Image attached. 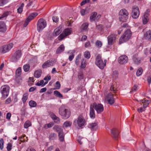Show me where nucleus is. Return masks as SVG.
<instances>
[{
    "label": "nucleus",
    "instance_id": "nucleus-7",
    "mask_svg": "<svg viewBox=\"0 0 151 151\" xmlns=\"http://www.w3.org/2000/svg\"><path fill=\"white\" fill-rule=\"evenodd\" d=\"M140 13L139 8L138 7L134 6L132 7V17L133 19H137L140 15Z\"/></svg>",
    "mask_w": 151,
    "mask_h": 151
},
{
    "label": "nucleus",
    "instance_id": "nucleus-58",
    "mask_svg": "<svg viewBox=\"0 0 151 151\" xmlns=\"http://www.w3.org/2000/svg\"><path fill=\"white\" fill-rule=\"evenodd\" d=\"M91 46V43L89 41H88L86 42L85 44V47L86 48L90 47Z\"/></svg>",
    "mask_w": 151,
    "mask_h": 151
},
{
    "label": "nucleus",
    "instance_id": "nucleus-11",
    "mask_svg": "<svg viewBox=\"0 0 151 151\" xmlns=\"http://www.w3.org/2000/svg\"><path fill=\"white\" fill-rule=\"evenodd\" d=\"M150 12V9H147L145 12L144 15L142 17V23L144 24H146L149 20Z\"/></svg>",
    "mask_w": 151,
    "mask_h": 151
},
{
    "label": "nucleus",
    "instance_id": "nucleus-23",
    "mask_svg": "<svg viewBox=\"0 0 151 151\" xmlns=\"http://www.w3.org/2000/svg\"><path fill=\"white\" fill-rule=\"evenodd\" d=\"M53 65V63L51 61L47 60L42 65V68H46Z\"/></svg>",
    "mask_w": 151,
    "mask_h": 151
},
{
    "label": "nucleus",
    "instance_id": "nucleus-42",
    "mask_svg": "<svg viewBox=\"0 0 151 151\" xmlns=\"http://www.w3.org/2000/svg\"><path fill=\"white\" fill-rule=\"evenodd\" d=\"M30 65L29 64H26L24 65L23 68L24 71L26 72L28 71L29 69Z\"/></svg>",
    "mask_w": 151,
    "mask_h": 151
},
{
    "label": "nucleus",
    "instance_id": "nucleus-10",
    "mask_svg": "<svg viewBox=\"0 0 151 151\" xmlns=\"http://www.w3.org/2000/svg\"><path fill=\"white\" fill-rule=\"evenodd\" d=\"M38 15L37 13L34 12L31 14L27 17L24 24V26L26 27L32 20Z\"/></svg>",
    "mask_w": 151,
    "mask_h": 151
},
{
    "label": "nucleus",
    "instance_id": "nucleus-49",
    "mask_svg": "<svg viewBox=\"0 0 151 151\" xmlns=\"http://www.w3.org/2000/svg\"><path fill=\"white\" fill-rule=\"evenodd\" d=\"M61 85L59 81H57L55 83V88L56 89H59Z\"/></svg>",
    "mask_w": 151,
    "mask_h": 151
},
{
    "label": "nucleus",
    "instance_id": "nucleus-31",
    "mask_svg": "<svg viewBox=\"0 0 151 151\" xmlns=\"http://www.w3.org/2000/svg\"><path fill=\"white\" fill-rule=\"evenodd\" d=\"M97 15V13L96 12H93L91 14L90 19L91 22L95 20Z\"/></svg>",
    "mask_w": 151,
    "mask_h": 151
},
{
    "label": "nucleus",
    "instance_id": "nucleus-8",
    "mask_svg": "<svg viewBox=\"0 0 151 151\" xmlns=\"http://www.w3.org/2000/svg\"><path fill=\"white\" fill-rule=\"evenodd\" d=\"M72 30L69 28L65 29L63 32L58 37V39L59 40H62L65 37L70 35Z\"/></svg>",
    "mask_w": 151,
    "mask_h": 151
},
{
    "label": "nucleus",
    "instance_id": "nucleus-28",
    "mask_svg": "<svg viewBox=\"0 0 151 151\" xmlns=\"http://www.w3.org/2000/svg\"><path fill=\"white\" fill-rule=\"evenodd\" d=\"M65 49V47L63 44L61 45L57 49L56 51L57 54H59L63 51Z\"/></svg>",
    "mask_w": 151,
    "mask_h": 151
},
{
    "label": "nucleus",
    "instance_id": "nucleus-21",
    "mask_svg": "<svg viewBox=\"0 0 151 151\" xmlns=\"http://www.w3.org/2000/svg\"><path fill=\"white\" fill-rule=\"evenodd\" d=\"M88 127L92 131L96 130L98 128V126L97 123H93L89 124Z\"/></svg>",
    "mask_w": 151,
    "mask_h": 151
},
{
    "label": "nucleus",
    "instance_id": "nucleus-35",
    "mask_svg": "<svg viewBox=\"0 0 151 151\" xmlns=\"http://www.w3.org/2000/svg\"><path fill=\"white\" fill-rule=\"evenodd\" d=\"M61 32V29L60 27L57 28L54 30V32L56 36L58 35Z\"/></svg>",
    "mask_w": 151,
    "mask_h": 151
},
{
    "label": "nucleus",
    "instance_id": "nucleus-61",
    "mask_svg": "<svg viewBox=\"0 0 151 151\" xmlns=\"http://www.w3.org/2000/svg\"><path fill=\"white\" fill-rule=\"evenodd\" d=\"M145 108H142V107L139 108L137 109V111L139 112H142L144 111L145 110Z\"/></svg>",
    "mask_w": 151,
    "mask_h": 151
},
{
    "label": "nucleus",
    "instance_id": "nucleus-5",
    "mask_svg": "<svg viewBox=\"0 0 151 151\" xmlns=\"http://www.w3.org/2000/svg\"><path fill=\"white\" fill-rule=\"evenodd\" d=\"M9 90V87L8 86L4 85L1 86V92L3 98H5L8 96Z\"/></svg>",
    "mask_w": 151,
    "mask_h": 151
},
{
    "label": "nucleus",
    "instance_id": "nucleus-22",
    "mask_svg": "<svg viewBox=\"0 0 151 151\" xmlns=\"http://www.w3.org/2000/svg\"><path fill=\"white\" fill-rule=\"evenodd\" d=\"M6 27L5 23L3 22H0V32H4L6 31Z\"/></svg>",
    "mask_w": 151,
    "mask_h": 151
},
{
    "label": "nucleus",
    "instance_id": "nucleus-53",
    "mask_svg": "<svg viewBox=\"0 0 151 151\" xmlns=\"http://www.w3.org/2000/svg\"><path fill=\"white\" fill-rule=\"evenodd\" d=\"M138 86L137 85H134L133 87L132 88L131 90L130 91V93H131L133 92H135L137 91V89Z\"/></svg>",
    "mask_w": 151,
    "mask_h": 151
},
{
    "label": "nucleus",
    "instance_id": "nucleus-62",
    "mask_svg": "<svg viewBox=\"0 0 151 151\" xmlns=\"http://www.w3.org/2000/svg\"><path fill=\"white\" fill-rule=\"evenodd\" d=\"M74 57V55L73 54H71L69 57V60L70 61H71Z\"/></svg>",
    "mask_w": 151,
    "mask_h": 151
},
{
    "label": "nucleus",
    "instance_id": "nucleus-13",
    "mask_svg": "<svg viewBox=\"0 0 151 151\" xmlns=\"http://www.w3.org/2000/svg\"><path fill=\"white\" fill-rule=\"evenodd\" d=\"M114 95L112 94L111 93H110L106 97V100L107 101L108 103L111 105L113 104L114 102Z\"/></svg>",
    "mask_w": 151,
    "mask_h": 151
},
{
    "label": "nucleus",
    "instance_id": "nucleus-46",
    "mask_svg": "<svg viewBox=\"0 0 151 151\" xmlns=\"http://www.w3.org/2000/svg\"><path fill=\"white\" fill-rule=\"evenodd\" d=\"M8 1V0H0V6H3Z\"/></svg>",
    "mask_w": 151,
    "mask_h": 151
},
{
    "label": "nucleus",
    "instance_id": "nucleus-15",
    "mask_svg": "<svg viewBox=\"0 0 151 151\" xmlns=\"http://www.w3.org/2000/svg\"><path fill=\"white\" fill-rule=\"evenodd\" d=\"M119 132L118 130L115 128H114L111 130V133L113 137L116 140H117L119 137Z\"/></svg>",
    "mask_w": 151,
    "mask_h": 151
},
{
    "label": "nucleus",
    "instance_id": "nucleus-32",
    "mask_svg": "<svg viewBox=\"0 0 151 151\" xmlns=\"http://www.w3.org/2000/svg\"><path fill=\"white\" fill-rule=\"evenodd\" d=\"M128 16H119V20L121 22H126L128 19Z\"/></svg>",
    "mask_w": 151,
    "mask_h": 151
},
{
    "label": "nucleus",
    "instance_id": "nucleus-50",
    "mask_svg": "<svg viewBox=\"0 0 151 151\" xmlns=\"http://www.w3.org/2000/svg\"><path fill=\"white\" fill-rule=\"evenodd\" d=\"M12 144L10 143H8L7 145V146L6 147L7 150L8 151H9L11 150L12 148Z\"/></svg>",
    "mask_w": 151,
    "mask_h": 151
},
{
    "label": "nucleus",
    "instance_id": "nucleus-18",
    "mask_svg": "<svg viewBox=\"0 0 151 151\" xmlns=\"http://www.w3.org/2000/svg\"><path fill=\"white\" fill-rule=\"evenodd\" d=\"M107 39L109 45H111L115 39V35H111L108 37Z\"/></svg>",
    "mask_w": 151,
    "mask_h": 151
},
{
    "label": "nucleus",
    "instance_id": "nucleus-51",
    "mask_svg": "<svg viewBox=\"0 0 151 151\" xmlns=\"http://www.w3.org/2000/svg\"><path fill=\"white\" fill-rule=\"evenodd\" d=\"M22 72L21 68L20 67L18 68L16 71V73L18 76H19Z\"/></svg>",
    "mask_w": 151,
    "mask_h": 151
},
{
    "label": "nucleus",
    "instance_id": "nucleus-55",
    "mask_svg": "<svg viewBox=\"0 0 151 151\" xmlns=\"http://www.w3.org/2000/svg\"><path fill=\"white\" fill-rule=\"evenodd\" d=\"M4 141L2 139L0 140V148L1 150H2L3 148Z\"/></svg>",
    "mask_w": 151,
    "mask_h": 151
},
{
    "label": "nucleus",
    "instance_id": "nucleus-9",
    "mask_svg": "<svg viewBox=\"0 0 151 151\" xmlns=\"http://www.w3.org/2000/svg\"><path fill=\"white\" fill-rule=\"evenodd\" d=\"M91 105L98 114H101L104 111L103 106L101 104H97L96 103L94 102Z\"/></svg>",
    "mask_w": 151,
    "mask_h": 151
},
{
    "label": "nucleus",
    "instance_id": "nucleus-64",
    "mask_svg": "<svg viewBox=\"0 0 151 151\" xmlns=\"http://www.w3.org/2000/svg\"><path fill=\"white\" fill-rule=\"evenodd\" d=\"M147 81L148 84L150 85L151 82V76H149L148 77Z\"/></svg>",
    "mask_w": 151,
    "mask_h": 151
},
{
    "label": "nucleus",
    "instance_id": "nucleus-43",
    "mask_svg": "<svg viewBox=\"0 0 151 151\" xmlns=\"http://www.w3.org/2000/svg\"><path fill=\"white\" fill-rule=\"evenodd\" d=\"M71 124L72 123L71 122L67 121L64 123L63 124V127H67L70 126L71 125Z\"/></svg>",
    "mask_w": 151,
    "mask_h": 151
},
{
    "label": "nucleus",
    "instance_id": "nucleus-39",
    "mask_svg": "<svg viewBox=\"0 0 151 151\" xmlns=\"http://www.w3.org/2000/svg\"><path fill=\"white\" fill-rule=\"evenodd\" d=\"M31 125V122L29 121H27L25 122L24 124V127L25 128H27Z\"/></svg>",
    "mask_w": 151,
    "mask_h": 151
},
{
    "label": "nucleus",
    "instance_id": "nucleus-12",
    "mask_svg": "<svg viewBox=\"0 0 151 151\" xmlns=\"http://www.w3.org/2000/svg\"><path fill=\"white\" fill-rule=\"evenodd\" d=\"M13 46V44L12 43H10L7 45L3 46L1 48L2 52L3 53H4L8 52L11 49Z\"/></svg>",
    "mask_w": 151,
    "mask_h": 151
},
{
    "label": "nucleus",
    "instance_id": "nucleus-40",
    "mask_svg": "<svg viewBox=\"0 0 151 151\" xmlns=\"http://www.w3.org/2000/svg\"><path fill=\"white\" fill-rule=\"evenodd\" d=\"M29 105L31 107H35L37 106V103L35 101L31 100L29 101Z\"/></svg>",
    "mask_w": 151,
    "mask_h": 151
},
{
    "label": "nucleus",
    "instance_id": "nucleus-4",
    "mask_svg": "<svg viewBox=\"0 0 151 151\" xmlns=\"http://www.w3.org/2000/svg\"><path fill=\"white\" fill-rule=\"evenodd\" d=\"M47 25L46 21L43 19H40L37 22V29L39 32L42 31Z\"/></svg>",
    "mask_w": 151,
    "mask_h": 151
},
{
    "label": "nucleus",
    "instance_id": "nucleus-27",
    "mask_svg": "<svg viewBox=\"0 0 151 151\" xmlns=\"http://www.w3.org/2000/svg\"><path fill=\"white\" fill-rule=\"evenodd\" d=\"M144 37L146 39L151 40V31L149 30L147 31L144 34Z\"/></svg>",
    "mask_w": 151,
    "mask_h": 151
},
{
    "label": "nucleus",
    "instance_id": "nucleus-1",
    "mask_svg": "<svg viewBox=\"0 0 151 151\" xmlns=\"http://www.w3.org/2000/svg\"><path fill=\"white\" fill-rule=\"evenodd\" d=\"M59 114L62 118L66 119L70 117L71 112L68 109H66L64 105H62L59 108Z\"/></svg>",
    "mask_w": 151,
    "mask_h": 151
},
{
    "label": "nucleus",
    "instance_id": "nucleus-29",
    "mask_svg": "<svg viewBox=\"0 0 151 151\" xmlns=\"http://www.w3.org/2000/svg\"><path fill=\"white\" fill-rule=\"evenodd\" d=\"M54 129L56 131L58 132V134L63 132V130L58 125L55 126L54 127Z\"/></svg>",
    "mask_w": 151,
    "mask_h": 151
},
{
    "label": "nucleus",
    "instance_id": "nucleus-26",
    "mask_svg": "<svg viewBox=\"0 0 151 151\" xmlns=\"http://www.w3.org/2000/svg\"><path fill=\"white\" fill-rule=\"evenodd\" d=\"M89 24L87 22L83 23L81 27V30L82 31H88V28Z\"/></svg>",
    "mask_w": 151,
    "mask_h": 151
},
{
    "label": "nucleus",
    "instance_id": "nucleus-14",
    "mask_svg": "<svg viewBox=\"0 0 151 151\" xmlns=\"http://www.w3.org/2000/svg\"><path fill=\"white\" fill-rule=\"evenodd\" d=\"M128 60V57L125 55L121 56L118 58L119 63L121 64H124L127 63Z\"/></svg>",
    "mask_w": 151,
    "mask_h": 151
},
{
    "label": "nucleus",
    "instance_id": "nucleus-38",
    "mask_svg": "<svg viewBox=\"0 0 151 151\" xmlns=\"http://www.w3.org/2000/svg\"><path fill=\"white\" fill-rule=\"evenodd\" d=\"M24 5V4L23 3L21 4L20 6L17 9V12L18 13L21 14L22 12Z\"/></svg>",
    "mask_w": 151,
    "mask_h": 151
},
{
    "label": "nucleus",
    "instance_id": "nucleus-60",
    "mask_svg": "<svg viewBox=\"0 0 151 151\" xmlns=\"http://www.w3.org/2000/svg\"><path fill=\"white\" fill-rule=\"evenodd\" d=\"M113 75L114 77L115 78L117 77L118 76V72L117 71H114L113 72Z\"/></svg>",
    "mask_w": 151,
    "mask_h": 151
},
{
    "label": "nucleus",
    "instance_id": "nucleus-20",
    "mask_svg": "<svg viewBox=\"0 0 151 151\" xmlns=\"http://www.w3.org/2000/svg\"><path fill=\"white\" fill-rule=\"evenodd\" d=\"M90 117L92 119H94L95 117V114L94 110V109L93 107L91 105L90 108Z\"/></svg>",
    "mask_w": 151,
    "mask_h": 151
},
{
    "label": "nucleus",
    "instance_id": "nucleus-6",
    "mask_svg": "<svg viewBox=\"0 0 151 151\" xmlns=\"http://www.w3.org/2000/svg\"><path fill=\"white\" fill-rule=\"evenodd\" d=\"M22 51L20 50L16 51L11 58V61L16 62L17 61L22 55Z\"/></svg>",
    "mask_w": 151,
    "mask_h": 151
},
{
    "label": "nucleus",
    "instance_id": "nucleus-19",
    "mask_svg": "<svg viewBox=\"0 0 151 151\" xmlns=\"http://www.w3.org/2000/svg\"><path fill=\"white\" fill-rule=\"evenodd\" d=\"M50 116L55 123L59 124L60 122V118L54 114L52 113L50 114Z\"/></svg>",
    "mask_w": 151,
    "mask_h": 151
},
{
    "label": "nucleus",
    "instance_id": "nucleus-45",
    "mask_svg": "<svg viewBox=\"0 0 151 151\" xmlns=\"http://www.w3.org/2000/svg\"><path fill=\"white\" fill-rule=\"evenodd\" d=\"M10 13L11 12L9 11H7L5 12L2 15L1 17H0V19L2 18L6 17L8 15L10 14Z\"/></svg>",
    "mask_w": 151,
    "mask_h": 151
},
{
    "label": "nucleus",
    "instance_id": "nucleus-63",
    "mask_svg": "<svg viewBox=\"0 0 151 151\" xmlns=\"http://www.w3.org/2000/svg\"><path fill=\"white\" fill-rule=\"evenodd\" d=\"M51 76H47L46 77H45L44 79L45 80L48 81L50 80L51 79Z\"/></svg>",
    "mask_w": 151,
    "mask_h": 151
},
{
    "label": "nucleus",
    "instance_id": "nucleus-56",
    "mask_svg": "<svg viewBox=\"0 0 151 151\" xmlns=\"http://www.w3.org/2000/svg\"><path fill=\"white\" fill-rule=\"evenodd\" d=\"M12 101L11 98L10 97L7 99L5 101V104H8L10 103Z\"/></svg>",
    "mask_w": 151,
    "mask_h": 151
},
{
    "label": "nucleus",
    "instance_id": "nucleus-16",
    "mask_svg": "<svg viewBox=\"0 0 151 151\" xmlns=\"http://www.w3.org/2000/svg\"><path fill=\"white\" fill-rule=\"evenodd\" d=\"M85 120L81 116H79L77 119V123L79 127H81L84 126L85 123Z\"/></svg>",
    "mask_w": 151,
    "mask_h": 151
},
{
    "label": "nucleus",
    "instance_id": "nucleus-34",
    "mask_svg": "<svg viewBox=\"0 0 151 151\" xmlns=\"http://www.w3.org/2000/svg\"><path fill=\"white\" fill-rule=\"evenodd\" d=\"M58 137L60 142H63L64 141V134L63 132L58 134Z\"/></svg>",
    "mask_w": 151,
    "mask_h": 151
},
{
    "label": "nucleus",
    "instance_id": "nucleus-48",
    "mask_svg": "<svg viewBox=\"0 0 151 151\" xmlns=\"http://www.w3.org/2000/svg\"><path fill=\"white\" fill-rule=\"evenodd\" d=\"M103 26L101 24H99L96 26V29L101 31L103 29Z\"/></svg>",
    "mask_w": 151,
    "mask_h": 151
},
{
    "label": "nucleus",
    "instance_id": "nucleus-52",
    "mask_svg": "<svg viewBox=\"0 0 151 151\" xmlns=\"http://www.w3.org/2000/svg\"><path fill=\"white\" fill-rule=\"evenodd\" d=\"M27 95L24 94L23 95V97L22 98V101L23 103L24 104L25 103L27 99Z\"/></svg>",
    "mask_w": 151,
    "mask_h": 151
},
{
    "label": "nucleus",
    "instance_id": "nucleus-41",
    "mask_svg": "<svg viewBox=\"0 0 151 151\" xmlns=\"http://www.w3.org/2000/svg\"><path fill=\"white\" fill-rule=\"evenodd\" d=\"M143 72V69L141 68H139L136 72L137 76H139L141 75Z\"/></svg>",
    "mask_w": 151,
    "mask_h": 151
},
{
    "label": "nucleus",
    "instance_id": "nucleus-25",
    "mask_svg": "<svg viewBox=\"0 0 151 151\" xmlns=\"http://www.w3.org/2000/svg\"><path fill=\"white\" fill-rule=\"evenodd\" d=\"M140 101L141 102L143 103V108H146L150 103L148 100H146L145 99L141 100Z\"/></svg>",
    "mask_w": 151,
    "mask_h": 151
},
{
    "label": "nucleus",
    "instance_id": "nucleus-59",
    "mask_svg": "<svg viewBox=\"0 0 151 151\" xmlns=\"http://www.w3.org/2000/svg\"><path fill=\"white\" fill-rule=\"evenodd\" d=\"M11 116V114L10 113L8 112V113L6 116V119L8 120H9L10 119V118Z\"/></svg>",
    "mask_w": 151,
    "mask_h": 151
},
{
    "label": "nucleus",
    "instance_id": "nucleus-47",
    "mask_svg": "<svg viewBox=\"0 0 151 151\" xmlns=\"http://www.w3.org/2000/svg\"><path fill=\"white\" fill-rule=\"evenodd\" d=\"M95 44L98 47H101L102 45L101 42L98 40H97L96 41Z\"/></svg>",
    "mask_w": 151,
    "mask_h": 151
},
{
    "label": "nucleus",
    "instance_id": "nucleus-33",
    "mask_svg": "<svg viewBox=\"0 0 151 151\" xmlns=\"http://www.w3.org/2000/svg\"><path fill=\"white\" fill-rule=\"evenodd\" d=\"M86 65V61L85 60L82 59L81 60V67L82 68H84Z\"/></svg>",
    "mask_w": 151,
    "mask_h": 151
},
{
    "label": "nucleus",
    "instance_id": "nucleus-44",
    "mask_svg": "<svg viewBox=\"0 0 151 151\" xmlns=\"http://www.w3.org/2000/svg\"><path fill=\"white\" fill-rule=\"evenodd\" d=\"M84 56L86 58L89 59L91 57L90 52L88 51H86L84 52Z\"/></svg>",
    "mask_w": 151,
    "mask_h": 151
},
{
    "label": "nucleus",
    "instance_id": "nucleus-30",
    "mask_svg": "<svg viewBox=\"0 0 151 151\" xmlns=\"http://www.w3.org/2000/svg\"><path fill=\"white\" fill-rule=\"evenodd\" d=\"M42 74V71L41 70H36L34 73V76L37 78L40 77Z\"/></svg>",
    "mask_w": 151,
    "mask_h": 151
},
{
    "label": "nucleus",
    "instance_id": "nucleus-36",
    "mask_svg": "<svg viewBox=\"0 0 151 151\" xmlns=\"http://www.w3.org/2000/svg\"><path fill=\"white\" fill-rule=\"evenodd\" d=\"M54 94L56 96L60 98H63V96L62 94L58 91H54Z\"/></svg>",
    "mask_w": 151,
    "mask_h": 151
},
{
    "label": "nucleus",
    "instance_id": "nucleus-17",
    "mask_svg": "<svg viewBox=\"0 0 151 151\" xmlns=\"http://www.w3.org/2000/svg\"><path fill=\"white\" fill-rule=\"evenodd\" d=\"M132 59L134 62L136 64H138L141 62L140 59L138 57V54H134L132 57Z\"/></svg>",
    "mask_w": 151,
    "mask_h": 151
},
{
    "label": "nucleus",
    "instance_id": "nucleus-24",
    "mask_svg": "<svg viewBox=\"0 0 151 151\" xmlns=\"http://www.w3.org/2000/svg\"><path fill=\"white\" fill-rule=\"evenodd\" d=\"M119 16H128L129 13L127 10L125 9H121L119 13Z\"/></svg>",
    "mask_w": 151,
    "mask_h": 151
},
{
    "label": "nucleus",
    "instance_id": "nucleus-3",
    "mask_svg": "<svg viewBox=\"0 0 151 151\" xmlns=\"http://www.w3.org/2000/svg\"><path fill=\"white\" fill-rule=\"evenodd\" d=\"M101 58V56L100 55H98L96 57L95 63L99 68L102 69L105 66L107 61L104 60V62Z\"/></svg>",
    "mask_w": 151,
    "mask_h": 151
},
{
    "label": "nucleus",
    "instance_id": "nucleus-2",
    "mask_svg": "<svg viewBox=\"0 0 151 151\" xmlns=\"http://www.w3.org/2000/svg\"><path fill=\"white\" fill-rule=\"evenodd\" d=\"M132 32L129 29H127L120 38L119 43L120 44L127 41L132 36Z\"/></svg>",
    "mask_w": 151,
    "mask_h": 151
},
{
    "label": "nucleus",
    "instance_id": "nucleus-57",
    "mask_svg": "<svg viewBox=\"0 0 151 151\" xmlns=\"http://www.w3.org/2000/svg\"><path fill=\"white\" fill-rule=\"evenodd\" d=\"M52 19L54 22H57L58 21V18L57 17H53L52 18Z\"/></svg>",
    "mask_w": 151,
    "mask_h": 151
},
{
    "label": "nucleus",
    "instance_id": "nucleus-54",
    "mask_svg": "<svg viewBox=\"0 0 151 151\" xmlns=\"http://www.w3.org/2000/svg\"><path fill=\"white\" fill-rule=\"evenodd\" d=\"M44 83V81L43 80H40L39 82H38L36 84V85L37 86H42V85H43V83Z\"/></svg>",
    "mask_w": 151,
    "mask_h": 151
},
{
    "label": "nucleus",
    "instance_id": "nucleus-37",
    "mask_svg": "<svg viewBox=\"0 0 151 151\" xmlns=\"http://www.w3.org/2000/svg\"><path fill=\"white\" fill-rule=\"evenodd\" d=\"M81 54H79L76 57L75 63L76 65H77L79 64V60L81 58Z\"/></svg>",
    "mask_w": 151,
    "mask_h": 151
}]
</instances>
